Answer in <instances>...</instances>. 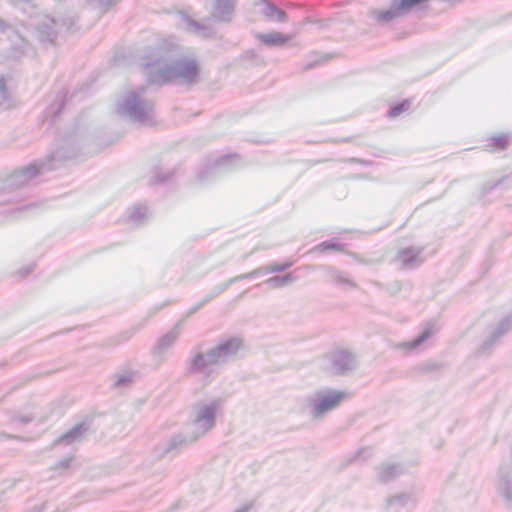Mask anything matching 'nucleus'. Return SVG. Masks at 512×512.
Returning <instances> with one entry per match:
<instances>
[{
    "instance_id": "obj_2",
    "label": "nucleus",
    "mask_w": 512,
    "mask_h": 512,
    "mask_svg": "<svg viewBox=\"0 0 512 512\" xmlns=\"http://www.w3.org/2000/svg\"><path fill=\"white\" fill-rule=\"evenodd\" d=\"M257 39L260 43L266 46H283L290 41L291 37L281 32L274 31L269 33H260L257 35Z\"/></svg>"
},
{
    "instance_id": "obj_3",
    "label": "nucleus",
    "mask_w": 512,
    "mask_h": 512,
    "mask_svg": "<svg viewBox=\"0 0 512 512\" xmlns=\"http://www.w3.org/2000/svg\"><path fill=\"white\" fill-rule=\"evenodd\" d=\"M262 14L269 20H276L280 22L286 20V13L270 3H266L263 6Z\"/></svg>"
},
{
    "instance_id": "obj_1",
    "label": "nucleus",
    "mask_w": 512,
    "mask_h": 512,
    "mask_svg": "<svg viewBox=\"0 0 512 512\" xmlns=\"http://www.w3.org/2000/svg\"><path fill=\"white\" fill-rule=\"evenodd\" d=\"M345 398V394L339 391H330L323 395L314 405V413L316 416L322 415L335 407H337Z\"/></svg>"
},
{
    "instance_id": "obj_8",
    "label": "nucleus",
    "mask_w": 512,
    "mask_h": 512,
    "mask_svg": "<svg viewBox=\"0 0 512 512\" xmlns=\"http://www.w3.org/2000/svg\"><path fill=\"white\" fill-rule=\"evenodd\" d=\"M40 172V169L36 165H30L23 170L26 178H32Z\"/></svg>"
},
{
    "instance_id": "obj_9",
    "label": "nucleus",
    "mask_w": 512,
    "mask_h": 512,
    "mask_svg": "<svg viewBox=\"0 0 512 512\" xmlns=\"http://www.w3.org/2000/svg\"><path fill=\"white\" fill-rule=\"evenodd\" d=\"M292 280L291 275H286L283 278H271L270 282H275L276 284H284Z\"/></svg>"
},
{
    "instance_id": "obj_4",
    "label": "nucleus",
    "mask_w": 512,
    "mask_h": 512,
    "mask_svg": "<svg viewBox=\"0 0 512 512\" xmlns=\"http://www.w3.org/2000/svg\"><path fill=\"white\" fill-rule=\"evenodd\" d=\"M351 356L348 352L341 351L332 355V363L339 370H344L349 364Z\"/></svg>"
},
{
    "instance_id": "obj_12",
    "label": "nucleus",
    "mask_w": 512,
    "mask_h": 512,
    "mask_svg": "<svg viewBox=\"0 0 512 512\" xmlns=\"http://www.w3.org/2000/svg\"><path fill=\"white\" fill-rule=\"evenodd\" d=\"M72 436H73L72 433L66 434V438L72 437Z\"/></svg>"
},
{
    "instance_id": "obj_11",
    "label": "nucleus",
    "mask_w": 512,
    "mask_h": 512,
    "mask_svg": "<svg viewBox=\"0 0 512 512\" xmlns=\"http://www.w3.org/2000/svg\"><path fill=\"white\" fill-rule=\"evenodd\" d=\"M420 342H421V340H420V339H419V340H416L415 342H413V343L409 344V347H410V348H415V347H416Z\"/></svg>"
},
{
    "instance_id": "obj_7",
    "label": "nucleus",
    "mask_w": 512,
    "mask_h": 512,
    "mask_svg": "<svg viewBox=\"0 0 512 512\" xmlns=\"http://www.w3.org/2000/svg\"><path fill=\"white\" fill-rule=\"evenodd\" d=\"M206 365V360L203 355L196 356L192 361V369L200 370Z\"/></svg>"
},
{
    "instance_id": "obj_10",
    "label": "nucleus",
    "mask_w": 512,
    "mask_h": 512,
    "mask_svg": "<svg viewBox=\"0 0 512 512\" xmlns=\"http://www.w3.org/2000/svg\"><path fill=\"white\" fill-rule=\"evenodd\" d=\"M289 266H290V264H284V265H282V266L277 265V266H275L273 269H274V270H284V269H286V268H287V267H289Z\"/></svg>"
},
{
    "instance_id": "obj_5",
    "label": "nucleus",
    "mask_w": 512,
    "mask_h": 512,
    "mask_svg": "<svg viewBox=\"0 0 512 512\" xmlns=\"http://www.w3.org/2000/svg\"><path fill=\"white\" fill-rule=\"evenodd\" d=\"M315 250L319 252H325L330 250L342 252L344 251V246L334 242H322L321 244L316 246Z\"/></svg>"
},
{
    "instance_id": "obj_6",
    "label": "nucleus",
    "mask_w": 512,
    "mask_h": 512,
    "mask_svg": "<svg viewBox=\"0 0 512 512\" xmlns=\"http://www.w3.org/2000/svg\"><path fill=\"white\" fill-rule=\"evenodd\" d=\"M182 77L193 79L197 75V66L194 62L187 63L180 71Z\"/></svg>"
}]
</instances>
